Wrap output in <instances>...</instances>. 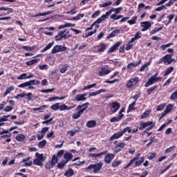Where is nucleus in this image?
<instances>
[{"label":"nucleus","instance_id":"obj_1","mask_svg":"<svg viewBox=\"0 0 177 177\" xmlns=\"http://www.w3.org/2000/svg\"><path fill=\"white\" fill-rule=\"evenodd\" d=\"M88 106H89V102L78 105L76 108L77 112L72 115V118H73V120H78V118L81 117V115L84 114V111L88 109Z\"/></svg>","mask_w":177,"mask_h":177},{"label":"nucleus","instance_id":"obj_2","mask_svg":"<svg viewBox=\"0 0 177 177\" xmlns=\"http://www.w3.org/2000/svg\"><path fill=\"white\" fill-rule=\"evenodd\" d=\"M156 127V122H153V121H148V122H140V127H138V129L140 131H143L145 128H147L144 131L143 133H147L149 131H151L153 128Z\"/></svg>","mask_w":177,"mask_h":177},{"label":"nucleus","instance_id":"obj_3","mask_svg":"<svg viewBox=\"0 0 177 177\" xmlns=\"http://www.w3.org/2000/svg\"><path fill=\"white\" fill-rule=\"evenodd\" d=\"M102 167H103V163L99 162L93 165H90L87 167L85 168V171L89 172L92 171L93 174H97L100 169H102Z\"/></svg>","mask_w":177,"mask_h":177},{"label":"nucleus","instance_id":"obj_4","mask_svg":"<svg viewBox=\"0 0 177 177\" xmlns=\"http://www.w3.org/2000/svg\"><path fill=\"white\" fill-rule=\"evenodd\" d=\"M12 133L9 131V130L3 129L0 131V138L6 139V142L9 143L12 141Z\"/></svg>","mask_w":177,"mask_h":177},{"label":"nucleus","instance_id":"obj_5","mask_svg":"<svg viewBox=\"0 0 177 177\" xmlns=\"http://www.w3.org/2000/svg\"><path fill=\"white\" fill-rule=\"evenodd\" d=\"M58 160L59 158L57 156H53L51 160L46 162L45 168L46 169H51V168H53L56 165Z\"/></svg>","mask_w":177,"mask_h":177},{"label":"nucleus","instance_id":"obj_6","mask_svg":"<svg viewBox=\"0 0 177 177\" xmlns=\"http://www.w3.org/2000/svg\"><path fill=\"white\" fill-rule=\"evenodd\" d=\"M175 59H172V54L166 55L162 58L160 59L158 64H161L164 63L165 64H171L172 62H174Z\"/></svg>","mask_w":177,"mask_h":177},{"label":"nucleus","instance_id":"obj_7","mask_svg":"<svg viewBox=\"0 0 177 177\" xmlns=\"http://www.w3.org/2000/svg\"><path fill=\"white\" fill-rule=\"evenodd\" d=\"M46 160V156H36V158L33 160V165L37 167H44V161Z\"/></svg>","mask_w":177,"mask_h":177},{"label":"nucleus","instance_id":"obj_8","mask_svg":"<svg viewBox=\"0 0 177 177\" xmlns=\"http://www.w3.org/2000/svg\"><path fill=\"white\" fill-rule=\"evenodd\" d=\"M67 50V47L63 45H55L53 46L51 53H58V52H66Z\"/></svg>","mask_w":177,"mask_h":177},{"label":"nucleus","instance_id":"obj_9","mask_svg":"<svg viewBox=\"0 0 177 177\" xmlns=\"http://www.w3.org/2000/svg\"><path fill=\"white\" fill-rule=\"evenodd\" d=\"M139 82V77H134L133 78L130 79L126 84V88H132L133 85H136Z\"/></svg>","mask_w":177,"mask_h":177},{"label":"nucleus","instance_id":"obj_10","mask_svg":"<svg viewBox=\"0 0 177 177\" xmlns=\"http://www.w3.org/2000/svg\"><path fill=\"white\" fill-rule=\"evenodd\" d=\"M120 103H118V102H114L111 104L110 110L113 113H117V111L120 110Z\"/></svg>","mask_w":177,"mask_h":177},{"label":"nucleus","instance_id":"obj_11","mask_svg":"<svg viewBox=\"0 0 177 177\" xmlns=\"http://www.w3.org/2000/svg\"><path fill=\"white\" fill-rule=\"evenodd\" d=\"M140 25H141V27L142 28L141 29V31L145 32V31H147V30H149V28L151 27V22L149 21H142L141 22Z\"/></svg>","mask_w":177,"mask_h":177},{"label":"nucleus","instance_id":"obj_12","mask_svg":"<svg viewBox=\"0 0 177 177\" xmlns=\"http://www.w3.org/2000/svg\"><path fill=\"white\" fill-rule=\"evenodd\" d=\"M161 80V77H156L152 80H148L146 84H145V88H149V86H151L153 84H156V82H158Z\"/></svg>","mask_w":177,"mask_h":177},{"label":"nucleus","instance_id":"obj_13","mask_svg":"<svg viewBox=\"0 0 177 177\" xmlns=\"http://www.w3.org/2000/svg\"><path fill=\"white\" fill-rule=\"evenodd\" d=\"M151 6H146V4L143 3H139L138 6V12H142L143 9H145V10H151Z\"/></svg>","mask_w":177,"mask_h":177},{"label":"nucleus","instance_id":"obj_14","mask_svg":"<svg viewBox=\"0 0 177 177\" xmlns=\"http://www.w3.org/2000/svg\"><path fill=\"white\" fill-rule=\"evenodd\" d=\"M107 48V46L104 43H100L99 45L95 46V48L97 49V52H104Z\"/></svg>","mask_w":177,"mask_h":177},{"label":"nucleus","instance_id":"obj_15","mask_svg":"<svg viewBox=\"0 0 177 177\" xmlns=\"http://www.w3.org/2000/svg\"><path fill=\"white\" fill-rule=\"evenodd\" d=\"M121 44H122L121 41L117 42L108 50V53H113V52H115V50L118 49V47L121 46Z\"/></svg>","mask_w":177,"mask_h":177},{"label":"nucleus","instance_id":"obj_16","mask_svg":"<svg viewBox=\"0 0 177 177\" xmlns=\"http://www.w3.org/2000/svg\"><path fill=\"white\" fill-rule=\"evenodd\" d=\"M86 94H77L75 97V100L76 102H84L85 100H86Z\"/></svg>","mask_w":177,"mask_h":177},{"label":"nucleus","instance_id":"obj_17","mask_svg":"<svg viewBox=\"0 0 177 177\" xmlns=\"http://www.w3.org/2000/svg\"><path fill=\"white\" fill-rule=\"evenodd\" d=\"M69 32H66L65 34H64L62 36H61L60 37H59L57 39H55V41H56L57 42L59 41H63V39H69V38H71V37H73V35H71V34H68Z\"/></svg>","mask_w":177,"mask_h":177},{"label":"nucleus","instance_id":"obj_18","mask_svg":"<svg viewBox=\"0 0 177 177\" xmlns=\"http://www.w3.org/2000/svg\"><path fill=\"white\" fill-rule=\"evenodd\" d=\"M142 63V59H139L136 63L131 62L127 65V69L133 70L134 67H137Z\"/></svg>","mask_w":177,"mask_h":177},{"label":"nucleus","instance_id":"obj_19","mask_svg":"<svg viewBox=\"0 0 177 177\" xmlns=\"http://www.w3.org/2000/svg\"><path fill=\"white\" fill-rule=\"evenodd\" d=\"M123 135L124 133L122 131H118V133H114L111 136L110 140H113V139H120V138H121V136H122Z\"/></svg>","mask_w":177,"mask_h":177},{"label":"nucleus","instance_id":"obj_20","mask_svg":"<svg viewBox=\"0 0 177 177\" xmlns=\"http://www.w3.org/2000/svg\"><path fill=\"white\" fill-rule=\"evenodd\" d=\"M0 10H6V13L3 14V16H6L8 15H10V13H13V8H6V7H1Z\"/></svg>","mask_w":177,"mask_h":177},{"label":"nucleus","instance_id":"obj_21","mask_svg":"<svg viewBox=\"0 0 177 177\" xmlns=\"http://www.w3.org/2000/svg\"><path fill=\"white\" fill-rule=\"evenodd\" d=\"M103 92H107V90L101 88L100 90H97L96 92L90 93H89V97H91L92 96H96L97 95H100V93H102Z\"/></svg>","mask_w":177,"mask_h":177},{"label":"nucleus","instance_id":"obj_22","mask_svg":"<svg viewBox=\"0 0 177 177\" xmlns=\"http://www.w3.org/2000/svg\"><path fill=\"white\" fill-rule=\"evenodd\" d=\"M120 34V29H116L113 31H112L107 37L108 39H110V38H114L115 35H118Z\"/></svg>","mask_w":177,"mask_h":177},{"label":"nucleus","instance_id":"obj_23","mask_svg":"<svg viewBox=\"0 0 177 177\" xmlns=\"http://www.w3.org/2000/svg\"><path fill=\"white\" fill-rule=\"evenodd\" d=\"M74 107H75V105L68 107L66 104H62V105L59 106V110H60V111H64L66 110H71L72 109H74Z\"/></svg>","mask_w":177,"mask_h":177},{"label":"nucleus","instance_id":"obj_24","mask_svg":"<svg viewBox=\"0 0 177 177\" xmlns=\"http://www.w3.org/2000/svg\"><path fill=\"white\" fill-rule=\"evenodd\" d=\"M45 109H48V105H41V106L38 108H33L32 111H39V113H44V110Z\"/></svg>","mask_w":177,"mask_h":177},{"label":"nucleus","instance_id":"obj_25","mask_svg":"<svg viewBox=\"0 0 177 177\" xmlns=\"http://www.w3.org/2000/svg\"><path fill=\"white\" fill-rule=\"evenodd\" d=\"M67 27H75V24L67 23L64 25H60L59 26L58 29L62 30V28H66Z\"/></svg>","mask_w":177,"mask_h":177},{"label":"nucleus","instance_id":"obj_26","mask_svg":"<svg viewBox=\"0 0 177 177\" xmlns=\"http://www.w3.org/2000/svg\"><path fill=\"white\" fill-rule=\"evenodd\" d=\"M87 128H95L96 127V121L89 120L86 122Z\"/></svg>","mask_w":177,"mask_h":177},{"label":"nucleus","instance_id":"obj_27","mask_svg":"<svg viewBox=\"0 0 177 177\" xmlns=\"http://www.w3.org/2000/svg\"><path fill=\"white\" fill-rule=\"evenodd\" d=\"M122 117H124V115H119L117 117H113L111 118L110 122H118V121H120V120L122 119Z\"/></svg>","mask_w":177,"mask_h":177},{"label":"nucleus","instance_id":"obj_28","mask_svg":"<svg viewBox=\"0 0 177 177\" xmlns=\"http://www.w3.org/2000/svg\"><path fill=\"white\" fill-rule=\"evenodd\" d=\"M15 139L17 142H24V140H26V136L24 134H18L15 137Z\"/></svg>","mask_w":177,"mask_h":177},{"label":"nucleus","instance_id":"obj_29","mask_svg":"<svg viewBox=\"0 0 177 177\" xmlns=\"http://www.w3.org/2000/svg\"><path fill=\"white\" fill-rule=\"evenodd\" d=\"M139 158V156H136V157H134L127 164V166H125L124 167V169H127V168H129V167H131V165L132 164H133V162H135V161H137Z\"/></svg>","mask_w":177,"mask_h":177},{"label":"nucleus","instance_id":"obj_30","mask_svg":"<svg viewBox=\"0 0 177 177\" xmlns=\"http://www.w3.org/2000/svg\"><path fill=\"white\" fill-rule=\"evenodd\" d=\"M111 73V71L109 69L106 70H102L99 72L100 77H103V75H107L108 74H110Z\"/></svg>","mask_w":177,"mask_h":177},{"label":"nucleus","instance_id":"obj_31","mask_svg":"<svg viewBox=\"0 0 177 177\" xmlns=\"http://www.w3.org/2000/svg\"><path fill=\"white\" fill-rule=\"evenodd\" d=\"M73 175H74V170L73 169H68L64 173V176L66 177H71Z\"/></svg>","mask_w":177,"mask_h":177},{"label":"nucleus","instance_id":"obj_32","mask_svg":"<svg viewBox=\"0 0 177 177\" xmlns=\"http://www.w3.org/2000/svg\"><path fill=\"white\" fill-rule=\"evenodd\" d=\"M136 20H138V16L135 15L132 17L131 19L129 20L127 23L130 26H133V24H136Z\"/></svg>","mask_w":177,"mask_h":177},{"label":"nucleus","instance_id":"obj_33","mask_svg":"<svg viewBox=\"0 0 177 177\" xmlns=\"http://www.w3.org/2000/svg\"><path fill=\"white\" fill-rule=\"evenodd\" d=\"M162 30V27L160 28H154L153 30L149 31L150 35H154V34H157V32H159V31H161Z\"/></svg>","mask_w":177,"mask_h":177},{"label":"nucleus","instance_id":"obj_34","mask_svg":"<svg viewBox=\"0 0 177 177\" xmlns=\"http://www.w3.org/2000/svg\"><path fill=\"white\" fill-rule=\"evenodd\" d=\"M113 160H114V156H106L104 158V161L107 164H110Z\"/></svg>","mask_w":177,"mask_h":177},{"label":"nucleus","instance_id":"obj_35","mask_svg":"<svg viewBox=\"0 0 177 177\" xmlns=\"http://www.w3.org/2000/svg\"><path fill=\"white\" fill-rule=\"evenodd\" d=\"M143 162H145V157L142 156L140 158V160L135 162V167H140Z\"/></svg>","mask_w":177,"mask_h":177},{"label":"nucleus","instance_id":"obj_36","mask_svg":"<svg viewBox=\"0 0 177 177\" xmlns=\"http://www.w3.org/2000/svg\"><path fill=\"white\" fill-rule=\"evenodd\" d=\"M52 13V11H47L42 13H38L35 15H32V17H38V16H47V15H50Z\"/></svg>","mask_w":177,"mask_h":177},{"label":"nucleus","instance_id":"obj_37","mask_svg":"<svg viewBox=\"0 0 177 177\" xmlns=\"http://www.w3.org/2000/svg\"><path fill=\"white\" fill-rule=\"evenodd\" d=\"M158 88V85L153 86V87L149 88L148 90H147V95H151L156 89Z\"/></svg>","mask_w":177,"mask_h":177},{"label":"nucleus","instance_id":"obj_38","mask_svg":"<svg viewBox=\"0 0 177 177\" xmlns=\"http://www.w3.org/2000/svg\"><path fill=\"white\" fill-rule=\"evenodd\" d=\"M12 91H15V87L13 86H11L10 87H8L6 88L5 93H3V97H6L7 95H9Z\"/></svg>","mask_w":177,"mask_h":177},{"label":"nucleus","instance_id":"obj_39","mask_svg":"<svg viewBox=\"0 0 177 177\" xmlns=\"http://www.w3.org/2000/svg\"><path fill=\"white\" fill-rule=\"evenodd\" d=\"M38 62H39V59H32L30 61L26 62V66H32L35 64V63H37Z\"/></svg>","mask_w":177,"mask_h":177},{"label":"nucleus","instance_id":"obj_40","mask_svg":"<svg viewBox=\"0 0 177 177\" xmlns=\"http://www.w3.org/2000/svg\"><path fill=\"white\" fill-rule=\"evenodd\" d=\"M122 15H117V14H112L110 17V19L112 20H120V19H122Z\"/></svg>","mask_w":177,"mask_h":177},{"label":"nucleus","instance_id":"obj_41","mask_svg":"<svg viewBox=\"0 0 177 177\" xmlns=\"http://www.w3.org/2000/svg\"><path fill=\"white\" fill-rule=\"evenodd\" d=\"M53 42L49 43L44 48H43L41 50V53H44V52H46V50H49V49H50V48H52V46H53Z\"/></svg>","mask_w":177,"mask_h":177},{"label":"nucleus","instance_id":"obj_42","mask_svg":"<svg viewBox=\"0 0 177 177\" xmlns=\"http://www.w3.org/2000/svg\"><path fill=\"white\" fill-rule=\"evenodd\" d=\"M67 31V29H64V30H60L57 32V35L55 37V39H59L65 32Z\"/></svg>","mask_w":177,"mask_h":177},{"label":"nucleus","instance_id":"obj_43","mask_svg":"<svg viewBox=\"0 0 177 177\" xmlns=\"http://www.w3.org/2000/svg\"><path fill=\"white\" fill-rule=\"evenodd\" d=\"M39 81L37 80H32L28 82V84L29 86H31L32 85H39Z\"/></svg>","mask_w":177,"mask_h":177},{"label":"nucleus","instance_id":"obj_44","mask_svg":"<svg viewBox=\"0 0 177 177\" xmlns=\"http://www.w3.org/2000/svg\"><path fill=\"white\" fill-rule=\"evenodd\" d=\"M45 146H46V140H43L38 143L39 149H44Z\"/></svg>","mask_w":177,"mask_h":177},{"label":"nucleus","instance_id":"obj_45","mask_svg":"<svg viewBox=\"0 0 177 177\" xmlns=\"http://www.w3.org/2000/svg\"><path fill=\"white\" fill-rule=\"evenodd\" d=\"M172 109H174V105L172 104H169L165 111H166V113L168 114V113H171V111H172Z\"/></svg>","mask_w":177,"mask_h":177},{"label":"nucleus","instance_id":"obj_46","mask_svg":"<svg viewBox=\"0 0 177 177\" xmlns=\"http://www.w3.org/2000/svg\"><path fill=\"white\" fill-rule=\"evenodd\" d=\"M175 17V15L171 14L167 17V19H169L167 23L165 24V26H168L169 24H171L172 23V20H174V18Z\"/></svg>","mask_w":177,"mask_h":177},{"label":"nucleus","instance_id":"obj_47","mask_svg":"<svg viewBox=\"0 0 177 177\" xmlns=\"http://www.w3.org/2000/svg\"><path fill=\"white\" fill-rule=\"evenodd\" d=\"M103 154H106V156H114L113 153H107V151L101 152L100 153H91L89 156H103Z\"/></svg>","mask_w":177,"mask_h":177},{"label":"nucleus","instance_id":"obj_48","mask_svg":"<svg viewBox=\"0 0 177 177\" xmlns=\"http://www.w3.org/2000/svg\"><path fill=\"white\" fill-rule=\"evenodd\" d=\"M172 71H174V66L168 68L165 72V77H167V75H169V74H171Z\"/></svg>","mask_w":177,"mask_h":177},{"label":"nucleus","instance_id":"obj_49","mask_svg":"<svg viewBox=\"0 0 177 177\" xmlns=\"http://www.w3.org/2000/svg\"><path fill=\"white\" fill-rule=\"evenodd\" d=\"M165 106H167V104L165 103L158 105L156 107V111H162V109H165Z\"/></svg>","mask_w":177,"mask_h":177},{"label":"nucleus","instance_id":"obj_50","mask_svg":"<svg viewBox=\"0 0 177 177\" xmlns=\"http://www.w3.org/2000/svg\"><path fill=\"white\" fill-rule=\"evenodd\" d=\"M135 102H133L131 104H130L129 105L128 107V110H127V113H129V111H132V110H136V109L135 107H133V106H135Z\"/></svg>","mask_w":177,"mask_h":177},{"label":"nucleus","instance_id":"obj_51","mask_svg":"<svg viewBox=\"0 0 177 177\" xmlns=\"http://www.w3.org/2000/svg\"><path fill=\"white\" fill-rule=\"evenodd\" d=\"M113 5L112 1H109L108 3H103L100 5V8H107L108 6H111Z\"/></svg>","mask_w":177,"mask_h":177},{"label":"nucleus","instance_id":"obj_52","mask_svg":"<svg viewBox=\"0 0 177 177\" xmlns=\"http://www.w3.org/2000/svg\"><path fill=\"white\" fill-rule=\"evenodd\" d=\"M85 14H78L76 17H73L72 20H75L77 21L78 20L81 19V17H84Z\"/></svg>","mask_w":177,"mask_h":177},{"label":"nucleus","instance_id":"obj_53","mask_svg":"<svg viewBox=\"0 0 177 177\" xmlns=\"http://www.w3.org/2000/svg\"><path fill=\"white\" fill-rule=\"evenodd\" d=\"M55 90V88H48V89H45V90H40V92L41 93H52Z\"/></svg>","mask_w":177,"mask_h":177},{"label":"nucleus","instance_id":"obj_54","mask_svg":"<svg viewBox=\"0 0 177 177\" xmlns=\"http://www.w3.org/2000/svg\"><path fill=\"white\" fill-rule=\"evenodd\" d=\"M122 163V160H118V161H114L112 162V167L113 168H115L116 167H118L120 164Z\"/></svg>","mask_w":177,"mask_h":177},{"label":"nucleus","instance_id":"obj_55","mask_svg":"<svg viewBox=\"0 0 177 177\" xmlns=\"http://www.w3.org/2000/svg\"><path fill=\"white\" fill-rule=\"evenodd\" d=\"M59 102H57V103L53 104L50 106V109H52V110H54L55 111H56L57 110H59Z\"/></svg>","mask_w":177,"mask_h":177},{"label":"nucleus","instance_id":"obj_56","mask_svg":"<svg viewBox=\"0 0 177 177\" xmlns=\"http://www.w3.org/2000/svg\"><path fill=\"white\" fill-rule=\"evenodd\" d=\"M22 49H24L27 52H31V50H34V46L30 47L27 46H23Z\"/></svg>","mask_w":177,"mask_h":177},{"label":"nucleus","instance_id":"obj_57","mask_svg":"<svg viewBox=\"0 0 177 177\" xmlns=\"http://www.w3.org/2000/svg\"><path fill=\"white\" fill-rule=\"evenodd\" d=\"M77 13V7H74L72 10L66 12L67 15H75Z\"/></svg>","mask_w":177,"mask_h":177},{"label":"nucleus","instance_id":"obj_58","mask_svg":"<svg viewBox=\"0 0 177 177\" xmlns=\"http://www.w3.org/2000/svg\"><path fill=\"white\" fill-rule=\"evenodd\" d=\"M177 99V90L175 91L170 96V100H176Z\"/></svg>","mask_w":177,"mask_h":177},{"label":"nucleus","instance_id":"obj_59","mask_svg":"<svg viewBox=\"0 0 177 177\" xmlns=\"http://www.w3.org/2000/svg\"><path fill=\"white\" fill-rule=\"evenodd\" d=\"M10 117V115H3L2 118H0V122H5L8 121V118Z\"/></svg>","mask_w":177,"mask_h":177},{"label":"nucleus","instance_id":"obj_60","mask_svg":"<svg viewBox=\"0 0 177 177\" xmlns=\"http://www.w3.org/2000/svg\"><path fill=\"white\" fill-rule=\"evenodd\" d=\"M122 10V7H118L117 8H112V12H115V15H118L120 12Z\"/></svg>","mask_w":177,"mask_h":177},{"label":"nucleus","instance_id":"obj_61","mask_svg":"<svg viewBox=\"0 0 177 177\" xmlns=\"http://www.w3.org/2000/svg\"><path fill=\"white\" fill-rule=\"evenodd\" d=\"M123 133H125L126 132H128V133H132V129H131L130 127H127L122 129V131Z\"/></svg>","mask_w":177,"mask_h":177},{"label":"nucleus","instance_id":"obj_62","mask_svg":"<svg viewBox=\"0 0 177 177\" xmlns=\"http://www.w3.org/2000/svg\"><path fill=\"white\" fill-rule=\"evenodd\" d=\"M96 86V83L93 84H89L85 87L83 88V91H87V89H91L92 88H95Z\"/></svg>","mask_w":177,"mask_h":177},{"label":"nucleus","instance_id":"obj_63","mask_svg":"<svg viewBox=\"0 0 177 177\" xmlns=\"http://www.w3.org/2000/svg\"><path fill=\"white\" fill-rule=\"evenodd\" d=\"M67 70H68V66H63L59 71L62 74H64Z\"/></svg>","mask_w":177,"mask_h":177},{"label":"nucleus","instance_id":"obj_64","mask_svg":"<svg viewBox=\"0 0 177 177\" xmlns=\"http://www.w3.org/2000/svg\"><path fill=\"white\" fill-rule=\"evenodd\" d=\"M17 80H28L27 73H22L18 77Z\"/></svg>","mask_w":177,"mask_h":177}]
</instances>
